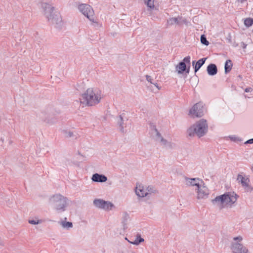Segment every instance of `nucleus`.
I'll return each mask as SVG.
<instances>
[{"label":"nucleus","instance_id":"obj_1","mask_svg":"<svg viewBox=\"0 0 253 253\" xmlns=\"http://www.w3.org/2000/svg\"><path fill=\"white\" fill-rule=\"evenodd\" d=\"M41 7L42 12L48 22L55 25L56 27L61 29L63 25V22L60 14L56 11L54 6L51 4L42 2Z\"/></svg>","mask_w":253,"mask_h":253},{"label":"nucleus","instance_id":"obj_2","mask_svg":"<svg viewBox=\"0 0 253 253\" xmlns=\"http://www.w3.org/2000/svg\"><path fill=\"white\" fill-rule=\"evenodd\" d=\"M102 98L101 91L97 89L88 88L80 98L83 105L92 106L98 104Z\"/></svg>","mask_w":253,"mask_h":253},{"label":"nucleus","instance_id":"obj_3","mask_svg":"<svg viewBox=\"0 0 253 253\" xmlns=\"http://www.w3.org/2000/svg\"><path fill=\"white\" fill-rule=\"evenodd\" d=\"M237 194L234 192H227L216 197L212 200V203L219 209H222L226 205L231 206L235 203L237 199Z\"/></svg>","mask_w":253,"mask_h":253},{"label":"nucleus","instance_id":"obj_4","mask_svg":"<svg viewBox=\"0 0 253 253\" xmlns=\"http://www.w3.org/2000/svg\"><path fill=\"white\" fill-rule=\"evenodd\" d=\"M208 128V126L206 120L201 119L190 127L187 129V133L189 136L192 137L196 135L200 138L207 133Z\"/></svg>","mask_w":253,"mask_h":253},{"label":"nucleus","instance_id":"obj_5","mask_svg":"<svg viewBox=\"0 0 253 253\" xmlns=\"http://www.w3.org/2000/svg\"><path fill=\"white\" fill-rule=\"evenodd\" d=\"M68 201L67 197L57 194L50 198L49 202L57 211H64L66 210Z\"/></svg>","mask_w":253,"mask_h":253},{"label":"nucleus","instance_id":"obj_6","mask_svg":"<svg viewBox=\"0 0 253 253\" xmlns=\"http://www.w3.org/2000/svg\"><path fill=\"white\" fill-rule=\"evenodd\" d=\"M151 134L155 141L163 147L169 149L175 147V144L164 138L154 126H153Z\"/></svg>","mask_w":253,"mask_h":253},{"label":"nucleus","instance_id":"obj_7","mask_svg":"<svg viewBox=\"0 0 253 253\" xmlns=\"http://www.w3.org/2000/svg\"><path fill=\"white\" fill-rule=\"evenodd\" d=\"M242 240L243 238L240 236L233 238L230 246L233 253H250L248 249L241 243Z\"/></svg>","mask_w":253,"mask_h":253},{"label":"nucleus","instance_id":"obj_8","mask_svg":"<svg viewBox=\"0 0 253 253\" xmlns=\"http://www.w3.org/2000/svg\"><path fill=\"white\" fill-rule=\"evenodd\" d=\"M78 9L90 21L95 23L94 11L90 5L82 3L78 6Z\"/></svg>","mask_w":253,"mask_h":253},{"label":"nucleus","instance_id":"obj_9","mask_svg":"<svg viewBox=\"0 0 253 253\" xmlns=\"http://www.w3.org/2000/svg\"><path fill=\"white\" fill-rule=\"evenodd\" d=\"M205 108L203 103L199 102L195 104L189 110V115L192 117H201L203 116Z\"/></svg>","mask_w":253,"mask_h":253},{"label":"nucleus","instance_id":"obj_10","mask_svg":"<svg viewBox=\"0 0 253 253\" xmlns=\"http://www.w3.org/2000/svg\"><path fill=\"white\" fill-rule=\"evenodd\" d=\"M93 205L97 208L105 211H110L115 208L114 205L109 201H106L100 199H96L93 201Z\"/></svg>","mask_w":253,"mask_h":253},{"label":"nucleus","instance_id":"obj_11","mask_svg":"<svg viewBox=\"0 0 253 253\" xmlns=\"http://www.w3.org/2000/svg\"><path fill=\"white\" fill-rule=\"evenodd\" d=\"M191 57L187 56L184 58L183 61L180 62L176 66V70L178 74H182L186 70V65H190Z\"/></svg>","mask_w":253,"mask_h":253},{"label":"nucleus","instance_id":"obj_12","mask_svg":"<svg viewBox=\"0 0 253 253\" xmlns=\"http://www.w3.org/2000/svg\"><path fill=\"white\" fill-rule=\"evenodd\" d=\"M201 183L199 186L197 187V199H205L208 197L209 195V190L208 188L204 185V184Z\"/></svg>","mask_w":253,"mask_h":253},{"label":"nucleus","instance_id":"obj_13","mask_svg":"<svg viewBox=\"0 0 253 253\" xmlns=\"http://www.w3.org/2000/svg\"><path fill=\"white\" fill-rule=\"evenodd\" d=\"M185 180V184L187 186H196L197 187L201 183H203L202 180L199 178H190L186 177Z\"/></svg>","mask_w":253,"mask_h":253},{"label":"nucleus","instance_id":"obj_14","mask_svg":"<svg viewBox=\"0 0 253 253\" xmlns=\"http://www.w3.org/2000/svg\"><path fill=\"white\" fill-rule=\"evenodd\" d=\"M146 191V187L141 185L137 186L135 189L136 194L139 197H147L148 193Z\"/></svg>","mask_w":253,"mask_h":253},{"label":"nucleus","instance_id":"obj_15","mask_svg":"<svg viewBox=\"0 0 253 253\" xmlns=\"http://www.w3.org/2000/svg\"><path fill=\"white\" fill-rule=\"evenodd\" d=\"M91 179L96 182H104L107 181V178L104 175L95 173L92 175Z\"/></svg>","mask_w":253,"mask_h":253},{"label":"nucleus","instance_id":"obj_16","mask_svg":"<svg viewBox=\"0 0 253 253\" xmlns=\"http://www.w3.org/2000/svg\"><path fill=\"white\" fill-rule=\"evenodd\" d=\"M181 19V16H178L177 17H172L168 19L167 21L168 26H172L174 24L180 25V20Z\"/></svg>","mask_w":253,"mask_h":253},{"label":"nucleus","instance_id":"obj_17","mask_svg":"<svg viewBox=\"0 0 253 253\" xmlns=\"http://www.w3.org/2000/svg\"><path fill=\"white\" fill-rule=\"evenodd\" d=\"M237 180L241 183L243 187H248L249 186L250 179L248 178H246L241 174H238Z\"/></svg>","mask_w":253,"mask_h":253},{"label":"nucleus","instance_id":"obj_18","mask_svg":"<svg viewBox=\"0 0 253 253\" xmlns=\"http://www.w3.org/2000/svg\"><path fill=\"white\" fill-rule=\"evenodd\" d=\"M144 3L147 6V10L149 11L150 14H152V12L153 10L157 9V8L155 6L154 4V0H143Z\"/></svg>","mask_w":253,"mask_h":253},{"label":"nucleus","instance_id":"obj_19","mask_svg":"<svg viewBox=\"0 0 253 253\" xmlns=\"http://www.w3.org/2000/svg\"><path fill=\"white\" fill-rule=\"evenodd\" d=\"M207 72L209 75L214 76L217 74L216 66L214 64H211L207 67Z\"/></svg>","mask_w":253,"mask_h":253},{"label":"nucleus","instance_id":"obj_20","mask_svg":"<svg viewBox=\"0 0 253 253\" xmlns=\"http://www.w3.org/2000/svg\"><path fill=\"white\" fill-rule=\"evenodd\" d=\"M207 58H203L199 60L196 63L194 67L195 72H197L200 68L205 63Z\"/></svg>","mask_w":253,"mask_h":253},{"label":"nucleus","instance_id":"obj_21","mask_svg":"<svg viewBox=\"0 0 253 253\" xmlns=\"http://www.w3.org/2000/svg\"><path fill=\"white\" fill-rule=\"evenodd\" d=\"M59 223L63 228L70 229L73 227V224L71 222L62 221L59 222Z\"/></svg>","mask_w":253,"mask_h":253},{"label":"nucleus","instance_id":"obj_22","mask_svg":"<svg viewBox=\"0 0 253 253\" xmlns=\"http://www.w3.org/2000/svg\"><path fill=\"white\" fill-rule=\"evenodd\" d=\"M232 63L230 60H227L225 64V72L228 73L232 69Z\"/></svg>","mask_w":253,"mask_h":253},{"label":"nucleus","instance_id":"obj_23","mask_svg":"<svg viewBox=\"0 0 253 253\" xmlns=\"http://www.w3.org/2000/svg\"><path fill=\"white\" fill-rule=\"evenodd\" d=\"M43 222V220L42 219H39L38 217H35V219H30L28 220L29 223L31 224H38L42 223Z\"/></svg>","mask_w":253,"mask_h":253},{"label":"nucleus","instance_id":"obj_24","mask_svg":"<svg viewBox=\"0 0 253 253\" xmlns=\"http://www.w3.org/2000/svg\"><path fill=\"white\" fill-rule=\"evenodd\" d=\"M146 190L147 193H148V196L152 194H155L157 192V190L152 186L147 187Z\"/></svg>","mask_w":253,"mask_h":253},{"label":"nucleus","instance_id":"obj_25","mask_svg":"<svg viewBox=\"0 0 253 253\" xmlns=\"http://www.w3.org/2000/svg\"><path fill=\"white\" fill-rule=\"evenodd\" d=\"M144 241V239L140 237V235H138L137 236V237L135 238V239L133 241H129L131 244L138 245H139L141 242H142Z\"/></svg>","mask_w":253,"mask_h":253},{"label":"nucleus","instance_id":"obj_26","mask_svg":"<svg viewBox=\"0 0 253 253\" xmlns=\"http://www.w3.org/2000/svg\"><path fill=\"white\" fill-rule=\"evenodd\" d=\"M62 133L64 136L66 138H70L74 136V134L72 131L67 130H63Z\"/></svg>","mask_w":253,"mask_h":253},{"label":"nucleus","instance_id":"obj_27","mask_svg":"<svg viewBox=\"0 0 253 253\" xmlns=\"http://www.w3.org/2000/svg\"><path fill=\"white\" fill-rule=\"evenodd\" d=\"M119 119H120L119 124H120V130L122 132H124V128L125 127H126V126H124V120H123V117L122 115H120Z\"/></svg>","mask_w":253,"mask_h":253},{"label":"nucleus","instance_id":"obj_28","mask_svg":"<svg viewBox=\"0 0 253 253\" xmlns=\"http://www.w3.org/2000/svg\"><path fill=\"white\" fill-rule=\"evenodd\" d=\"M244 24L247 27H249L253 25V19L250 18H247L244 21Z\"/></svg>","mask_w":253,"mask_h":253},{"label":"nucleus","instance_id":"obj_29","mask_svg":"<svg viewBox=\"0 0 253 253\" xmlns=\"http://www.w3.org/2000/svg\"><path fill=\"white\" fill-rule=\"evenodd\" d=\"M201 42L202 44L206 45H208L209 44V42L207 41L206 37L204 35L201 36Z\"/></svg>","mask_w":253,"mask_h":253},{"label":"nucleus","instance_id":"obj_30","mask_svg":"<svg viewBox=\"0 0 253 253\" xmlns=\"http://www.w3.org/2000/svg\"><path fill=\"white\" fill-rule=\"evenodd\" d=\"M180 25L183 24H185V25H188V24L189 23V22L188 21V20L186 19L183 18L182 17H181V19L180 20Z\"/></svg>","mask_w":253,"mask_h":253},{"label":"nucleus","instance_id":"obj_31","mask_svg":"<svg viewBox=\"0 0 253 253\" xmlns=\"http://www.w3.org/2000/svg\"><path fill=\"white\" fill-rule=\"evenodd\" d=\"M146 80L148 82H150L151 84H153V80L150 76L146 75Z\"/></svg>","mask_w":253,"mask_h":253},{"label":"nucleus","instance_id":"obj_32","mask_svg":"<svg viewBox=\"0 0 253 253\" xmlns=\"http://www.w3.org/2000/svg\"><path fill=\"white\" fill-rule=\"evenodd\" d=\"M245 144H252L253 143V138L247 140L245 143Z\"/></svg>","mask_w":253,"mask_h":253},{"label":"nucleus","instance_id":"obj_33","mask_svg":"<svg viewBox=\"0 0 253 253\" xmlns=\"http://www.w3.org/2000/svg\"><path fill=\"white\" fill-rule=\"evenodd\" d=\"M252 90H253V88L251 87L246 88L245 90V92H251Z\"/></svg>","mask_w":253,"mask_h":253},{"label":"nucleus","instance_id":"obj_34","mask_svg":"<svg viewBox=\"0 0 253 253\" xmlns=\"http://www.w3.org/2000/svg\"><path fill=\"white\" fill-rule=\"evenodd\" d=\"M190 65H187V67H186V70L185 71L186 74H189V71H190Z\"/></svg>","mask_w":253,"mask_h":253},{"label":"nucleus","instance_id":"obj_35","mask_svg":"<svg viewBox=\"0 0 253 253\" xmlns=\"http://www.w3.org/2000/svg\"><path fill=\"white\" fill-rule=\"evenodd\" d=\"M4 245V241L0 238V246H3Z\"/></svg>","mask_w":253,"mask_h":253},{"label":"nucleus","instance_id":"obj_36","mask_svg":"<svg viewBox=\"0 0 253 253\" xmlns=\"http://www.w3.org/2000/svg\"><path fill=\"white\" fill-rule=\"evenodd\" d=\"M153 84H154V85H155V86L158 88V90H160V89H161V87H160V86L158 85V84H157V83H153Z\"/></svg>","mask_w":253,"mask_h":253},{"label":"nucleus","instance_id":"obj_37","mask_svg":"<svg viewBox=\"0 0 253 253\" xmlns=\"http://www.w3.org/2000/svg\"><path fill=\"white\" fill-rule=\"evenodd\" d=\"M241 46L243 48H245L247 46V44H245L244 42H242L241 43Z\"/></svg>","mask_w":253,"mask_h":253},{"label":"nucleus","instance_id":"obj_38","mask_svg":"<svg viewBox=\"0 0 253 253\" xmlns=\"http://www.w3.org/2000/svg\"><path fill=\"white\" fill-rule=\"evenodd\" d=\"M230 138H231V140H233V141H236L237 140H238V138H237V137H235V136H232V137H230Z\"/></svg>","mask_w":253,"mask_h":253},{"label":"nucleus","instance_id":"obj_39","mask_svg":"<svg viewBox=\"0 0 253 253\" xmlns=\"http://www.w3.org/2000/svg\"><path fill=\"white\" fill-rule=\"evenodd\" d=\"M195 63V61H193L192 62V64H193V66L194 65Z\"/></svg>","mask_w":253,"mask_h":253},{"label":"nucleus","instance_id":"obj_40","mask_svg":"<svg viewBox=\"0 0 253 253\" xmlns=\"http://www.w3.org/2000/svg\"><path fill=\"white\" fill-rule=\"evenodd\" d=\"M251 169L253 171V166L251 168Z\"/></svg>","mask_w":253,"mask_h":253},{"label":"nucleus","instance_id":"obj_41","mask_svg":"<svg viewBox=\"0 0 253 253\" xmlns=\"http://www.w3.org/2000/svg\"><path fill=\"white\" fill-rule=\"evenodd\" d=\"M1 141H2V142H3V139H2V138H1Z\"/></svg>","mask_w":253,"mask_h":253}]
</instances>
